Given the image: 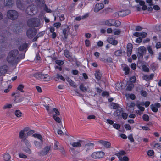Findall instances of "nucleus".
Segmentation results:
<instances>
[{
    "label": "nucleus",
    "mask_w": 161,
    "mask_h": 161,
    "mask_svg": "<svg viewBox=\"0 0 161 161\" xmlns=\"http://www.w3.org/2000/svg\"><path fill=\"white\" fill-rule=\"evenodd\" d=\"M25 57L24 54L19 55V51L17 50H14L11 51L8 53L7 57V60L9 63L13 64L18 62L20 59L23 58Z\"/></svg>",
    "instance_id": "1"
},
{
    "label": "nucleus",
    "mask_w": 161,
    "mask_h": 161,
    "mask_svg": "<svg viewBox=\"0 0 161 161\" xmlns=\"http://www.w3.org/2000/svg\"><path fill=\"white\" fill-rule=\"evenodd\" d=\"M27 25L30 27H38L41 26L40 19L37 18H33L27 21Z\"/></svg>",
    "instance_id": "2"
},
{
    "label": "nucleus",
    "mask_w": 161,
    "mask_h": 161,
    "mask_svg": "<svg viewBox=\"0 0 161 161\" xmlns=\"http://www.w3.org/2000/svg\"><path fill=\"white\" fill-rule=\"evenodd\" d=\"M27 131V128H25L21 130L19 133V137L21 141L27 138L29 134H31L34 132L33 130H31L29 131L28 133L26 132Z\"/></svg>",
    "instance_id": "3"
},
{
    "label": "nucleus",
    "mask_w": 161,
    "mask_h": 161,
    "mask_svg": "<svg viewBox=\"0 0 161 161\" xmlns=\"http://www.w3.org/2000/svg\"><path fill=\"white\" fill-rule=\"evenodd\" d=\"M34 76L37 79L40 78L44 81L48 82L52 80L51 77L46 74H36L34 75Z\"/></svg>",
    "instance_id": "4"
},
{
    "label": "nucleus",
    "mask_w": 161,
    "mask_h": 161,
    "mask_svg": "<svg viewBox=\"0 0 161 161\" xmlns=\"http://www.w3.org/2000/svg\"><path fill=\"white\" fill-rule=\"evenodd\" d=\"M18 16V13L14 10H9L7 12V17L12 20H14L17 19Z\"/></svg>",
    "instance_id": "5"
},
{
    "label": "nucleus",
    "mask_w": 161,
    "mask_h": 161,
    "mask_svg": "<svg viewBox=\"0 0 161 161\" xmlns=\"http://www.w3.org/2000/svg\"><path fill=\"white\" fill-rule=\"evenodd\" d=\"M37 12L36 6L31 5L28 6L26 9V12L28 15H32L35 14Z\"/></svg>",
    "instance_id": "6"
},
{
    "label": "nucleus",
    "mask_w": 161,
    "mask_h": 161,
    "mask_svg": "<svg viewBox=\"0 0 161 161\" xmlns=\"http://www.w3.org/2000/svg\"><path fill=\"white\" fill-rule=\"evenodd\" d=\"M146 49L144 46L139 47L138 49L137 54L138 58H142L143 55L146 53Z\"/></svg>",
    "instance_id": "7"
},
{
    "label": "nucleus",
    "mask_w": 161,
    "mask_h": 161,
    "mask_svg": "<svg viewBox=\"0 0 161 161\" xmlns=\"http://www.w3.org/2000/svg\"><path fill=\"white\" fill-rule=\"evenodd\" d=\"M85 142L86 141L85 140H79L77 142L70 143V144L74 147L80 148Z\"/></svg>",
    "instance_id": "8"
},
{
    "label": "nucleus",
    "mask_w": 161,
    "mask_h": 161,
    "mask_svg": "<svg viewBox=\"0 0 161 161\" xmlns=\"http://www.w3.org/2000/svg\"><path fill=\"white\" fill-rule=\"evenodd\" d=\"M51 147L50 146H47L42 150H41L38 152V154L40 156H44L46 155L50 150Z\"/></svg>",
    "instance_id": "9"
},
{
    "label": "nucleus",
    "mask_w": 161,
    "mask_h": 161,
    "mask_svg": "<svg viewBox=\"0 0 161 161\" xmlns=\"http://www.w3.org/2000/svg\"><path fill=\"white\" fill-rule=\"evenodd\" d=\"M105 155V153L102 151L94 152L92 155V157L93 158L98 159L103 158Z\"/></svg>",
    "instance_id": "10"
},
{
    "label": "nucleus",
    "mask_w": 161,
    "mask_h": 161,
    "mask_svg": "<svg viewBox=\"0 0 161 161\" xmlns=\"http://www.w3.org/2000/svg\"><path fill=\"white\" fill-rule=\"evenodd\" d=\"M36 33V30L35 28H30L27 31V36L29 38H32Z\"/></svg>",
    "instance_id": "11"
},
{
    "label": "nucleus",
    "mask_w": 161,
    "mask_h": 161,
    "mask_svg": "<svg viewBox=\"0 0 161 161\" xmlns=\"http://www.w3.org/2000/svg\"><path fill=\"white\" fill-rule=\"evenodd\" d=\"M94 144L92 143H88L85 144L83 146L84 150L86 152H88L92 149L94 146Z\"/></svg>",
    "instance_id": "12"
},
{
    "label": "nucleus",
    "mask_w": 161,
    "mask_h": 161,
    "mask_svg": "<svg viewBox=\"0 0 161 161\" xmlns=\"http://www.w3.org/2000/svg\"><path fill=\"white\" fill-rule=\"evenodd\" d=\"M161 107V105L159 103H155L154 104H152L150 105V107L152 110L154 112H157L158 111L157 108H159Z\"/></svg>",
    "instance_id": "13"
},
{
    "label": "nucleus",
    "mask_w": 161,
    "mask_h": 161,
    "mask_svg": "<svg viewBox=\"0 0 161 161\" xmlns=\"http://www.w3.org/2000/svg\"><path fill=\"white\" fill-rule=\"evenodd\" d=\"M33 144L36 148L38 149H41L42 148L43 141L39 142L36 140H34L33 141Z\"/></svg>",
    "instance_id": "14"
},
{
    "label": "nucleus",
    "mask_w": 161,
    "mask_h": 161,
    "mask_svg": "<svg viewBox=\"0 0 161 161\" xmlns=\"http://www.w3.org/2000/svg\"><path fill=\"white\" fill-rule=\"evenodd\" d=\"M104 7V5L102 3H98L96 4L94 11L95 12H97L100 10L102 9Z\"/></svg>",
    "instance_id": "15"
},
{
    "label": "nucleus",
    "mask_w": 161,
    "mask_h": 161,
    "mask_svg": "<svg viewBox=\"0 0 161 161\" xmlns=\"http://www.w3.org/2000/svg\"><path fill=\"white\" fill-rule=\"evenodd\" d=\"M8 68V66L6 65H4L0 67V76L3 75L5 74Z\"/></svg>",
    "instance_id": "16"
},
{
    "label": "nucleus",
    "mask_w": 161,
    "mask_h": 161,
    "mask_svg": "<svg viewBox=\"0 0 161 161\" xmlns=\"http://www.w3.org/2000/svg\"><path fill=\"white\" fill-rule=\"evenodd\" d=\"M107 41L109 43L114 45H116L118 43L117 41L115 40V38L113 37H108L107 39Z\"/></svg>",
    "instance_id": "17"
},
{
    "label": "nucleus",
    "mask_w": 161,
    "mask_h": 161,
    "mask_svg": "<svg viewBox=\"0 0 161 161\" xmlns=\"http://www.w3.org/2000/svg\"><path fill=\"white\" fill-rule=\"evenodd\" d=\"M98 142L101 144L104 147L107 148H109L110 147L111 144L108 142L103 140H100L98 141Z\"/></svg>",
    "instance_id": "18"
},
{
    "label": "nucleus",
    "mask_w": 161,
    "mask_h": 161,
    "mask_svg": "<svg viewBox=\"0 0 161 161\" xmlns=\"http://www.w3.org/2000/svg\"><path fill=\"white\" fill-rule=\"evenodd\" d=\"M69 28L68 26H67L66 28L63 29V33L64 35V38L65 39L67 38V37L69 34Z\"/></svg>",
    "instance_id": "19"
},
{
    "label": "nucleus",
    "mask_w": 161,
    "mask_h": 161,
    "mask_svg": "<svg viewBox=\"0 0 161 161\" xmlns=\"http://www.w3.org/2000/svg\"><path fill=\"white\" fill-rule=\"evenodd\" d=\"M11 28L12 30L16 33L19 32L20 30V27L18 25L14 24L11 25Z\"/></svg>",
    "instance_id": "20"
},
{
    "label": "nucleus",
    "mask_w": 161,
    "mask_h": 161,
    "mask_svg": "<svg viewBox=\"0 0 161 161\" xmlns=\"http://www.w3.org/2000/svg\"><path fill=\"white\" fill-rule=\"evenodd\" d=\"M14 3V0H5L4 2L5 6L9 7L12 6Z\"/></svg>",
    "instance_id": "21"
},
{
    "label": "nucleus",
    "mask_w": 161,
    "mask_h": 161,
    "mask_svg": "<svg viewBox=\"0 0 161 161\" xmlns=\"http://www.w3.org/2000/svg\"><path fill=\"white\" fill-rule=\"evenodd\" d=\"M120 13H119L120 16H126L130 13V11L129 10H124L119 11Z\"/></svg>",
    "instance_id": "22"
},
{
    "label": "nucleus",
    "mask_w": 161,
    "mask_h": 161,
    "mask_svg": "<svg viewBox=\"0 0 161 161\" xmlns=\"http://www.w3.org/2000/svg\"><path fill=\"white\" fill-rule=\"evenodd\" d=\"M123 111L122 108H119L115 112H114V115L115 116L118 117L121 114H122Z\"/></svg>",
    "instance_id": "23"
},
{
    "label": "nucleus",
    "mask_w": 161,
    "mask_h": 161,
    "mask_svg": "<svg viewBox=\"0 0 161 161\" xmlns=\"http://www.w3.org/2000/svg\"><path fill=\"white\" fill-rule=\"evenodd\" d=\"M36 2L37 6L39 7H43L45 4L44 0H36Z\"/></svg>",
    "instance_id": "24"
},
{
    "label": "nucleus",
    "mask_w": 161,
    "mask_h": 161,
    "mask_svg": "<svg viewBox=\"0 0 161 161\" xmlns=\"http://www.w3.org/2000/svg\"><path fill=\"white\" fill-rule=\"evenodd\" d=\"M66 80L69 83L70 85L74 88H76L77 87L76 85H75V82L73 81L69 77L66 79Z\"/></svg>",
    "instance_id": "25"
},
{
    "label": "nucleus",
    "mask_w": 161,
    "mask_h": 161,
    "mask_svg": "<svg viewBox=\"0 0 161 161\" xmlns=\"http://www.w3.org/2000/svg\"><path fill=\"white\" fill-rule=\"evenodd\" d=\"M114 21L113 19H109L104 21V24L108 26H113V22Z\"/></svg>",
    "instance_id": "26"
},
{
    "label": "nucleus",
    "mask_w": 161,
    "mask_h": 161,
    "mask_svg": "<svg viewBox=\"0 0 161 161\" xmlns=\"http://www.w3.org/2000/svg\"><path fill=\"white\" fill-rule=\"evenodd\" d=\"M59 78L63 81H64L65 80L64 78L62 75L59 74H57L54 76V79L55 81H58Z\"/></svg>",
    "instance_id": "27"
},
{
    "label": "nucleus",
    "mask_w": 161,
    "mask_h": 161,
    "mask_svg": "<svg viewBox=\"0 0 161 161\" xmlns=\"http://www.w3.org/2000/svg\"><path fill=\"white\" fill-rule=\"evenodd\" d=\"M125 154V152L124 151H121L118 153L115 154L119 158V159H121L122 155H124Z\"/></svg>",
    "instance_id": "28"
},
{
    "label": "nucleus",
    "mask_w": 161,
    "mask_h": 161,
    "mask_svg": "<svg viewBox=\"0 0 161 161\" xmlns=\"http://www.w3.org/2000/svg\"><path fill=\"white\" fill-rule=\"evenodd\" d=\"M28 47V45L27 43H25L22 44L19 47V49L21 51H25Z\"/></svg>",
    "instance_id": "29"
},
{
    "label": "nucleus",
    "mask_w": 161,
    "mask_h": 161,
    "mask_svg": "<svg viewBox=\"0 0 161 161\" xmlns=\"http://www.w3.org/2000/svg\"><path fill=\"white\" fill-rule=\"evenodd\" d=\"M21 141L23 142L26 147H31V145L30 142L27 138Z\"/></svg>",
    "instance_id": "30"
},
{
    "label": "nucleus",
    "mask_w": 161,
    "mask_h": 161,
    "mask_svg": "<svg viewBox=\"0 0 161 161\" xmlns=\"http://www.w3.org/2000/svg\"><path fill=\"white\" fill-rule=\"evenodd\" d=\"M112 24L113 26H114L116 27H119L121 25V23L120 21L118 20H115L113 19Z\"/></svg>",
    "instance_id": "31"
},
{
    "label": "nucleus",
    "mask_w": 161,
    "mask_h": 161,
    "mask_svg": "<svg viewBox=\"0 0 161 161\" xmlns=\"http://www.w3.org/2000/svg\"><path fill=\"white\" fill-rule=\"evenodd\" d=\"M154 76V75L152 74L150 75H146L144 76L143 79L146 81H148L150 80H152Z\"/></svg>",
    "instance_id": "32"
},
{
    "label": "nucleus",
    "mask_w": 161,
    "mask_h": 161,
    "mask_svg": "<svg viewBox=\"0 0 161 161\" xmlns=\"http://www.w3.org/2000/svg\"><path fill=\"white\" fill-rule=\"evenodd\" d=\"M3 158L4 161H8L10 160L11 157L8 153H5L3 155Z\"/></svg>",
    "instance_id": "33"
},
{
    "label": "nucleus",
    "mask_w": 161,
    "mask_h": 161,
    "mask_svg": "<svg viewBox=\"0 0 161 161\" xmlns=\"http://www.w3.org/2000/svg\"><path fill=\"white\" fill-rule=\"evenodd\" d=\"M15 115L18 118H20L22 116V113L20 110H16L14 112Z\"/></svg>",
    "instance_id": "34"
},
{
    "label": "nucleus",
    "mask_w": 161,
    "mask_h": 161,
    "mask_svg": "<svg viewBox=\"0 0 161 161\" xmlns=\"http://www.w3.org/2000/svg\"><path fill=\"white\" fill-rule=\"evenodd\" d=\"M53 117L56 122L59 123H61V119L58 115H53Z\"/></svg>",
    "instance_id": "35"
},
{
    "label": "nucleus",
    "mask_w": 161,
    "mask_h": 161,
    "mask_svg": "<svg viewBox=\"0 0 161 161\" xmlns=\"http://www.w3.org/2000/svg\"><path fill=\"white\" fill-rule=\"evenodd\" d=\"M64 53L65 56L68 58L70 59L72 58L70 53L68 50H65L64 51Z\"/></svg>",
    "instance_id": "36"
},
{
    "label": "nucleus",
    "mask_w": 161,
    "mask_h": 161,
    "mask_svg": "<svg viewBox=\"0 0 161 161\" xmlns=\"http://www.w3.org/2000/svg\"><path fill=\"white\" fill-rule=\"evenodd\" d=\"M128 84L129 85L126 88V90H127L130 91L134 87V85L132 83H130V82H128Z\"/></svg>",
    "instance_id": "37"
},
{
    "label": "nucleus",
    "mask_w": 161,
    "mask_h": 161,
    "mask_svg": "<svg viewBox=\"0 0 161 161\" xmlns=\"http://www.w3.org/2000/svg\"><path fill=\"white\" fill-rule=\"evenodd\" d=\"M33 137H36L39 139L40 140V141H43L42 137V135L39 134H33Z\"/></svg>",
    "instance_id": "38"
},
{
    "label": "nucleus",
    "mask_w": 161,
    "mask_h": 161,
    "mask_svg": "<svg viewBox=\"0 0 161 161\" xmlns=\"http://www.w3.org/2000/svg\"><path fill=\"white\" fill-rule=\"evenodd\" d=\"M111 108L114 109H117L119 108H120L119 105L118 104L114 103H111Z\"/></svg>",
    "instance_id": "39"
},
{
    "label": "nucleus",
    "mask_w": 161,
    "mask_h": 161,
    "mask_svg": "<svg viewBox=\"0 0 161 161\" xmlns=\"http://www.w3.org/2000/svg\"><path fill=\"white\" fill-rule=\"evenodd\" d=\"M23 150L25 152V153L29 154H31L32 153V152L31 149L29 148V147H26L25 148H24L23 149Z\"/></svg>",
    "instance_id": "40"
},
{
    "label": "nucleus",
    "mask_w": 161,
    "mask_h": 161,
    "mask_svg": "<svg viewBox=\"0 0 161 161\" xmlns=\"http://www.w3.org/2000/svg\"><path fill=\"white\" fill-rule=\"evenodd\" d=\"M79 88L81 91L83 92L86 91L87 90V88L85 87L83 84H81L80 85Z\"/></svg>",
    "instance_id": "41"
},
{
    "label": "nucleus",
    "mask_w": 161,
    "mask_h": 161,
    "mask_svg": "<svg viewBox=\"0 0 161 161\" xmlns=\"http://www.w3.org/2000/svg\"><path fill=\"white\" fill-rule=\"evenodd\" d=\"M122 53L121 50H118L114 52V54L116 56H120L122 55Z\"/></svg>",
    "instance_id": "42"
},
{
    "label": "nucleus",
    "mask_w": 161,
    "mask_h": 161,
    "mask_svg": "<svg viewBox=\"0 0 161 161\" xmlns=\"http://www.w3.org/2000/svg\"><path fill=\"white\" fill-rule=\"evenodd\" d=\"M12 107V105L11 104H6L3 107V109H9Z\"/></svg>",
    "instance_id": "43"
},
{
    "label": "nucleus",
    "mask_w": 161,
    "mask_h": 161,
    "mask_svg": "<svg viewBox=\"0 0 161 161\" xmlns=\"http://www.w3.org/2000/svg\"><path fill=\"white\" fill-rule=\"evenodd\" d=\"M121 31L119 29H115L114 30V35H118L120 34Z\"/></svg>",
    "instance_id": "44"
},
{
    "label": "nucleus",
    "mask_w": 161,
    "mask_h": 161,
    "mask_svg": "<svg viewBox=\"0 0 161 161\" xmlns=\"http://www.w3.org/2000/svg\"><path fill=\"white\" fill-rule=\"evenodd\" d=\"M130 68L127 66H125L124 68V70L125 71V75L129 74L130 71Z\"/></svg>",
    "instance_id": "45"
},
{
    "label": "nucleus",
    "mask_w": 161,
    "mask_h": 161,
    "mask_svg": "<svg viewBox=\"0 0 161 161\" xmlns=\"http://www.w3.org/2000/svg\"><path fill=\"white\" fill-rule=\"evenodd\" d=\"M96 78L98 80H99L101 78V74L100 72H96L95 74Z\"/></svg>",
    "instance_id": "46"
},
{
    "label": "nucleus",
    "mask_w": 161,
    "mask_h": 161,
    "mask_svg": "<svg viewBox=\"0 0 161 161\" xmlns=\"http://www.w3.org/2000/svg\"><path fill=\"white\" fill-rule=\"evenodd\" d=\"M142 68L145 72H148L149 71V68L146 65H142Z\"/></svg>",
    "instance_id": "47"
},
{
    "label": "nucleus",
    "mask_w": 161,
    "mask_h": 161,
    "mask_svg": "<svg viewBox=\"0 0 161 161\" xmlns=\"http://www.w3.org/2000/svg\"><path fill=\"white\" fill-rule=\"evenodd\" d=\"M149 117L147 114H144L142 116V118L144 120L148 121L149 120Z\"/></svg>",
    "instance_id": "48"
},
{
    "label": "nucleus",
    "mask_w": 161,
    "mask_h": 161,
    "mask_svg": "<svg viewBox=\"0 0 161 161\" xmlns=\"http://www.w3.org/2000/svg\"><path fill=\"white\" fill-rule=\"evenodd\" d=\"M43 7H44V10L45 11H46L47 12H48V13H51L52 12L51 10L50 9H49L48 8L47 6L46 5V4H45L43 5Z\"/></svg>",
    "instance_id": "49"
},
{
    "label": "nucleus",
    "mask_w": 161,
    "mask_h": 161,
    "mask_svg": "<svg viewBox=\"0 0 161 161\" xmlns=\"http://www.w3.org/2000/svg\"><path fill=\"white\" fill-rule=\"evenodd\" d=\"M53 113L54 112L55 114L54 115H59L60 114V113L58 109L56 108H53Z\"/></svg>",
    "instance_id": "50"
},
{
    "label": "nucleus",
    "mask_w": 161,
    "mask_h": 161,
    "mask_svg": "<svg viewBox=\"0 0 161 161\" xmlns=\"http://www.w3.org/2000/svg\"><path fill=\"white\" fill-rule=\"evenodd\" d=\"M19 157L20 158H22L25 159V158H26L27 157V156L26 155L24 154L23 153H19Z\"/></svg>",
    "instance_id": "51"
},
{
    "label": "nucleus",
    "mask_w": 161,
    "mask_h": 161,
    "mask_svg": "<svg viewBox=\"0 0 161 161\" xmlns=\"http://www.w3.org/2000/svg\"><path fill=\"white\" fill-rule=\"evenodd\" d=\"M43 106L46 108V110L48 111V113L51 114H53V111L49 110V107L48 105H43Z\"/></svg>",
    "instance_id": "52"
},
{
    "label": "nucleus",
    "mask_w": 161,
    "mask_h": 161,
    "mask_svg": "<svg viewBox=\"0 0 161 161\" xmlns=\"http://www.w3.org/2000/svg\"><path fill=\"white\" fill-rule=\"evenodd\" d=\"M128 138L131 141V142H133L134 141L132 134H130L128 136Z\"/></svg>",
    "instance_id": "53"
},
{
    "label": "nucleus",
    "mask_w": 161,
    "mask_h": 161,
    "mask_svg": "<svg viewBox=\"0 0 161 161\" xmlns=\"http://www.w3.org/2000/svg\"><path fill=\"white\" fill-rule=\"evenodd\" d=\"M16 3L18 7L20 9H22V7L20 1L19 0L17 1Z\"/></svg>",
    "instance_id": "54"
},
{
    "label": "nucleus",
    "mask_w": 161,
    "mask_h": 161,
    "mask_svg": "<svg viewBox=\"0 0 161 161\" xmlns=\"http://www.w3.org/2000/svg\"><path fill=\"white\" fill-rule=\"evenodd\" d=\"M24 86L22 84L19 85L18 87H17V89L20 91L21 92H23L24 91L23 90Z\"/></svg>",
    "instance_id": "55"
},
{
    "label": "nucleus",
    "mask_w": 161,
    "mask_h": 161,
    "mask_svg": "<svg viewBox=\"0 0 161 161\" xmlns=\"http://www.w3.org/2000/svg\"><path fill=\"white\" fill-rule=\"evenodd\" d=\"M147 49L151 54L153 55V52L150 46H148L147 48Z\"/></svg>",
    "instance_id": "56"
},
{
    "label": "nucleus",
    "mask_w": 161,
    "mask_h": 161,
    "mask_svg": "<svg viewBox=\"0 0 161 161\" xmlns=\"http://www.w3.org/2000/svg\"><path fill=\"white\" fill-rule=\"evenodd\" d=\"M121 114L122 118L124 119H126L127 118L128 115L127 114L125 113H123V111Z\"/></svg>",
    "instance_id": "57"
},
{
    "label": "nucleus",
    "mask_w": 161,
    "mask_h": 161,
    "mask_svg": "<svg viewBox=\"0 0 161 161\" xmlns=\"http://www.w3.org/2000/svg\"><path fill=\"white\" fill-rule=\"evenodd\" d=\"M133 48L132 45L131 43H128L127 46V49L132 50Z\"/></svg>",
    "instance_id": "58"
},
{
    "label": "nucleus",
    "mask_w": 161,
    "mask_h": 161,
    "mask_svg": "<svg viewBox=\"0 0 161 161\" xmlns=\"http://www.w3.org/2000/svg\"><path fill=\"white\" fill-rule=\"evenodd\" d=\"M96 116L94 115H91L88 116L87 117V119H95Z\"/></svg>",
    "instance_id": "59"
},
{
    "label": "nucleus",
    "mask_w": 161,
    "mask_h": 161,
    "mask_svg": "<svg viewBox=\"0 0 161 161\" xmlns=\"http://www.w3.org/2000/svg\"><path fill=\"white\" fill-rule=\"evenodd\" d=\"M56 63L59 65H62L64 64V62L61 60H56L55 61Z\"/></svg>",
    "instance_id": "60"
},
{
    "label": "nucleus",
    "mask_w": 161,
    "mask_h": 161,
    "mask_svg": "<svg viewBox=\"0 0 161 161\" xmlns=\"http://www.w3.org/2000/svg\"><path fill=\"white\" fill-rule=\"evenodd\" d=\"M61 24L59 22H56L54 24L53 26L57 28H58L61 26Z\"/></svg>",
    "instance_id": "61"
},
{
    "label": "nucleus",
    "mask_w": 161,
    "mask_h": 161,
    "mask_svg": "<svg viewBox=\"0 0 161 161\" xmlns=\"http://www.w3.org/2000/svg\"><path fill=\"white\" fill-rule=\"evenodd\" d=\"M113 126L114 128L117 129H119L120 128V125L119 124H113Z\"/></svg>",
    "instance_id": "62"
},
{
    "label": "nucleus",
    "mask_w": 161,
    "mask_h": 161,
    "mask_svg": "<svg viewBox=\"0 0 161 161\" xmlns=\"http://www.w3.org/2000/svg\"><path fill=\"white\" fill-rule=\"evenodd\" d=\"M157 64H156L154 63L152 64H151V67L153 71H154L156 70V67H157Z\"/></svg>",
    "instance_id": "63"
},
{
    "label": "nucleus",
    "mask_w": 161,
    "mask_h": 161,
    "mask_svg": "<svg viewBox=\"0 0 161 161\" xmlns=\"http://www.w3.org/2000/svg\"><path fill=\"white\" fill-rule=\"evenodd\" d=\"M154 151L152 150H149L147 153V154L149 156H152L153 155Z\"/></svg>",
    "instance_id": "64"
}]
</instances>
